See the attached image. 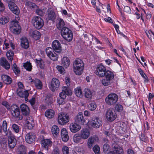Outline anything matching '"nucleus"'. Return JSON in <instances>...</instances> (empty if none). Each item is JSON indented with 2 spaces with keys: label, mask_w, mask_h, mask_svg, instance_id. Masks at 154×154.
Returning a JSON list of instances; mask_svg holds the SVG:
<instances>
[{
  "label": "nucleus",
  "mask_w": 154,
  "mask_h": 154,
  "mask_svg": "<svg viewBox=\"0 0 154 154\" xmlns=\"http://www.w3.org/2000/svg\"><path fill=\"white\" fill-rule=\"evenodd\" d=\"M9 20V18L8 17H1L0 18V23L4 25L7 23Z\"/></svg>",
  "instance_id": "51"
},
{
  "label": "nucleus",
  "mask_w": 154,
  "mask_h": 154,
  "mask_svg": "<svg viewBox=\"0 0 154 154\" xmlns=\"http://www.w3.org/2000/svg\"><path fill=\"white\" fill-rule=\"evenodd\" d=\"M23 67L27 70L30 71L32 69V66L30 63L27 62L24 63Z\"/></svg>",
  "instance_id": "50"
},
{
  "label": "nucleus",
  "mask_w": 154,
  "mask_h": 154,
  "mask_svg": "<svg viewBox=\"0 0 154 154\" xmlns=\"http://www.w3.org/2000/svg\"><path fill=\"white\" fill-rule=\"evenodd\" d=\"M126 125L124 122H119L118 124L117 129H119L120 133H122L125 132Z\"/></svg>",
  "instance_id": "36"
},
{
  "label": "nucleus",
  "mask_w": 154,
  "mask_h": 154,
  "mask_svg": "<svg viewBox=\"0 0 154 154\" xmlns=\"http://www.w3.org/2000/svg\"><path fill=\"white\" fill-rule=\"evenodd\" d=\"M118 96L115 93L109 94L105 98V100L106 103L109 105H114L117 101Z\"/></svg>",
  "instance_id": "4"
},
{
  "label": "nucleus",
  "mask_w": 154,
  "mask_h": 154,
  "mask_svg": "<svg viewBox=\"0 0 154 154\" xmlns=\"http://www.w3.org/2000/svg\"><path fill=\"white\" fill-rule=\"evenodd\" d=\"M18 88L17 90H17H19V91L22 90L24 88V86L23 84L21 82H19L18 83Z\"/></svg>",
  "instance_id": "64"
},
{
  "label": "nucleus",
  "mask_w": 154,
  "mask_h": 154,
  "mask_svg": "<svg viewBox=\"0 0 154 154\" xmlns=\"http://www.w3.org/2000/svg\"><path fill=\"white\" fill-rule=\"evenodd\" d=\"M101 120L97 117L92 118L91 121V125L94 128H99L102 125Z\"/></svg>",
  "instance_id": "14"
},
{
  "label": "nucleus",
  "mask_w": 154,
  "mask_h": 154,
  "mask_svg": "<svg viewBox=\"0 0 154 154\" xmlns=\"http://www.w3.org/2000/svg\"><path fill=\"white\" fill-rule=\"evenodd\" d=\"M8 6L11 11L14 14L17 15L19 14L20 10L14 3L12 2H9Z\"/></svg>",
  "instance_id": "11"
},
{
  "label": "nucleus",
  "mask_w": 154,
  "mask_h": 154,
  "mask_svg": "<svg viewBox=\"0 0 154 154\" xmlns=\"http://www.w3.org/2000/svg\"><path fill=\"white\" fill-rule=\"evenodd\" d=\"M71 90L66 87H63L62 88V92L59 94V96L61 98L65 99L66 95H71Z\"/></svg>",
  "instance_id": "13"
},
{
  "label": "nucleus",
  "mask_w": 154,
  "mask_h": 154,
  "mask_svg": "<svg viewBox=\"0 0 154 154\" xmlns=\"http://www.w3.org/2000/svg\"><path fill=\"white\" fill-rule=\"evenodd\" d=\"M106 116L108 121L112 122L116 119V115L113 109H109L106 112Z\"/></svg>",
  "instance_id": "9"
},
{
  "label": "nucleus",
  "mask_w": 154,
  "mask_h": 154,
  "mask_svg": "<svg viewBox=\"0 0 154 154\" xmlns=\"http://www.w3.org/2000/svg\"><path fill=\"white\" fill-rule=\"evenodd\" d=\"M12 127L13 130L16 133L19 132L20 129L19 126L17 125L14 124L12 125Z\"/></svg>",
  "instance_id": "58"
},
{
  "label": "nucleus",
  "mask_w": 154,
  "mask_h": 154,
  "mask_svg": "<svg viewBox=\"0 0 154 154\" xmlns=\"http://www.w3.org/2000/svg\"><path fill=\"white\" fill-rule=\"evenodd\" d=\"M138 71L141 76L144 79V82H147L149 81L148 78L142 70L140 68L138 69Z\"/></svg>",
  "instance_id": "47"
},
{
  "label": "nucleus",
  "mask_w": 154,
  "mask_h": 154,
  "mask_svg": "<svg viewBox=\"0 0 154 154\" xmlns=\"http://www.w3.org/2000/svg\"><path fill=\"white\" fill-rule=\"evenodd\" d=\"M1 66L4 67L6 69H8L10 68V65L5 58L2 57L0 61Z\"/></svg>",
  "instance_id": "30"
},
{
  "label": "nucleus",
  "mask_w": 154,
  "mask_h": 154,
  "mask_svg": "<svg viewBox=\"0 0 154 154\" xmlns=\"http://www.w3.org/2000/svg\"><path fill=\"white\" fill-rule=\"evenodd\" d=\"M26 125L28 129H33V128L34 127L35 124L34 122H32V123L29 122L28 123H26Z\"/></svg>",
  "instance_id": "55"
},
{
  "label": "nucleus",
  "mask_w": 154,
  "mask_h": 154,
  "mask_svg": "<svg viewBox=\"0 0 154 154\" xmlns=\"http://www.w3.org/2000/svg\"><path fill=\"white\" fill-rule=\"evenodd\" d=\"M61 135L62 140L64 142H67L69 139L68 132L66 129L63 128L62 129L61 132Z\"/></svg>",
  "instance_id": "21"
},
{
  "label": "nucleus",
  "mask_w": 154,
  "mask_h": 154,
  "mask_svg": "<svg viewBox=\"0 0 154 154\" xmlns=\"http://www.w3.org/2000/svg\"><path fill=\"white\" fill-rule=\"evenodd\" d=\"M46 52L47 56L53 60H57L58 59L57 54L53 52L52 49L51 48H48L46 49Z\"/></svg>",
  "instance_id": "10"
},
{
  "label": "nucleus",
  "mask_w": 154,
  "mask_h": 154,
  "mask_svg": "<svg viewBox=\"0 0 154 154\" xmlns=\"http://www.w3.org/2000/svg\"><path fill=\"white\" fill-rule=\"evenodd\" d=\"M8 142L9 146L11 148H14L16 144V139L11 135L8 136Z\"/></svg>",
  "instance_id": "16"
},
{
  "label": "nucleus",
  "mask_w": 154,
  "mask_h": 154,
  "mask_svg": "<svg viewBox=\"0 0 154 154\" xmlns=\"http://www.w3.org/2000/svg\"><path fill=\"white\" fill-rule=\"evenodd\" d=\"M35 137L32 133H29L26 134L25 137V140L26 142L29 143H32L34 140Z\"/></svg>",
  "instance_id": "29"
},
{
  "label": "nucleus",
  "mask_w": 154,
  "mask_h": 154,
  "mask_svg": "<svg viewBox=\"0 0 154 154\" xmlns=\"http://www.w3.org/2000/svg\"><path fill=\"white\" fill-rule=\"evenodd\" d=\"M12 116L18 120L22 119L23 117L20 115V112L18 106L15 104H13L9 109Z\"/></svg>",
  "instance_id": "3"
},
{
  "label": "nucleus",
  "mask_w": 154,
  "mask_h": 154,
  "mask_svg": "<svg viewBox=\"0 0 154 154\" xmlns=\"http://www.w3.org/2000/svg\"><path fill=\"white\" fill-rule=\"evenodd\" d=\"M93 150L96 154H99L100 149L99 147L97 145H95L93 148Z\"/></svg>",
  "instance_id": "59"
},
{
  "label": "nucleus",
  "mask_w": 154,
  "mask_h": 154,
  "mask_svg": "<svg viewBox=\"0 0 154 154\" xmlns=\"http://www.w3.org/2000/svg\"><path fill=\"white\" fill-rule=\"evenodd\" d=\"M48 18V20H53L56 18V14L54 10L49 8L47 10Z\"/></svg>",
  "instance_id": "19"
},
{
  "label": "nucleus",
  "mask_w": 154,
  "mask_h": 154,
  "mask_svg": "<svg viewBox=\"0 0 154 154\" xmlns=\"http://www.w3.org/2000/svg\"><path fill=\"white\" fill-rule=\"evenodd\" d=\"M14 53L11 50L8 51L6 54V56L8 59L12 62L13 59Z\"/></svg>",
  "instance_id": "45"
},
{
  "label": "nucleus",
  "mask_w": 154,
  "mask_h": 154,
  "mask_svg": "<svg viewBox=\"0 0 154 154\" xmlns=\"http://www.w3.org/2000/svg\"><path fill=\"white\" fill-rule=\"evenodd\" d=\"M85 96L86 98L91 99L92 97V93L90 90L88 89L85 90Z\"/></svg>",
  "instance_id": "46"
},
{
  "label": "nucleus",
  "mask_w": 154,
  "mask_h": 154,
  "mask_svg": "<svg viewBox=\"0 0 154 154\" xmlns=\"http://www.w3.org/2000/svg\"><path fill=\"white\" fill-rule=\"evenodd\" d=\"M17 92L18 95L21 97H24L26 101H27L28 100V97L29 96V94L27 91H25L23 92L22 90H17Z\"/></svg>",
  "instance_id": "28"
},
{
  "label": "nucleus",
  "mask_w": 154,
  "mask_h": 154,
  "mask_svg": "<svg viewBox=\"0 0 154 154\" xmlns=\"http://www.w3.org/2000/svg\"><path fill=\"white\" fill-rule=\"evenodd\" d=\"M75 122L79 124H84L85 120L82 112H79L76 116L75 119Z\"/></svg>",
  "instance_id": "17"
},
{
  "label": "nucleus",
  "mask_w": 154,
  "mask_h": 154,
  "mask_svg": "<svg viewBox=\"0 0 154 154\" xmlns=\"http://www.w3.org/2000/svg\"><path fill=\"white\" fill-rule=\"evenodd\" d=\"M21 40L22 47L25 49L28 48L29 47V44L27 38L26 37H23Z\"/></svg>",
  "instance_id": "31"
},
{
  "label": "nucleus",
  "mask_w": 154,
  "mask_h": 154,
  "mask_svg": "<svg viewBox=\"0 0 154 154\" xmlns=\"http://www.w3.org/2000/svg\"><path fill=\"white\" fill-rule=\"evenodd\" d=\"M36 60L38 67H40L41 69H44L45 67L44 61L42 60H38L37 59H36Z\"/></svg>",
  "instance_id": "48"
},
{
  "label": "nucleus",
  "mask_w": 154,
  "mask_h": 154,
  "mask_svg": "<svg viewBox=\"0 0 154 154\" xmlns=\"http://www.w3.org/2000/svg\"><path fill=\"white\" fill-rule=\"evenodd\" d=\"M69 128L72 132L75 133L81 129V127L79 125L75 123H72L70 124Z\"/></svg>",
  "instance_id": "18"
},
{
  "label": "nucleus",
  "mask_w": 154,
  "mask_h": 154,
  "mask_svg": "<svg viewBox=\"0 0 154 154\" xmlns=\"http://www.w3.org/2000/svg\"><path fill=\"white\" fill-rule=\"evenodd\" d=\"M110 146L107 143H105L103 147V150L104 152L106 154H109V152H112L110 150Z\"/></svg>",
  "instance_id": "43"
},
{
  "label": "nucleus",
  "mask_w": 154,
  "mask_h": 154,
  "mask_svg": "<svg viewBox=\"0 0 154 154\" xmlns=\"http://www.w3.org/2000/svg\"><path fill=\"white\" fill-rule=\"evenodd\" d=\"M74 71L76 74L80 75L82 72L84 68V64L80 59L75 60L73 63Z\"/></svg>",
  "instance_id": "1"
},
{
  "label": "nucleus",
  "mask_w": 154,
  "mask_h": 154,
  "mask_svg": "<svg viewBox=\"0 0 154 154\" xmlns=\"http://www.w3.org/2000/svg\"><path fill=\"white\" fill-rule=\"evenodd\" d=\"M70 60L67 57H64L62 60V65L66 68L68 67L70 65Z\"/></svg>",
  "instance_id": "33"
},
{
  "label": "nucleus",
  "mask_w": 154,
  "mask_h": 154,
  "mask_svg": "<svg viewBox=\"0 0 154 154\" xmlns=\"http://www.w3.org/2000/svg\"><path fill=\"white\" fill-rule=\"evenodd\" d=\"M112 147L114 149V151L112 152L113 154H123V152L122 149L117 145L116 144L112 145Z\"/></svg>",
  "instance_id": "27"
},
{
  "label": "nucleus",
  "mask_w": 154,
  "mask_h": 154,
  "mask_svg": "<svg viewBox=\"0 0 154 154\" xmlns=\"http://www.w3.org/2000/svg\"><path fill=\"white\" fill-rule=\"evenodd\" d=\"M80 135L83 139H86L90 136V131L87 128L83 129L81 131Z\"/></svg>",
  "instance_id": "22"
},
{
  "label": "nucleus",
  "mask_w": 154,
  "mask_h": 154,
  "mask_svg": "<svg viewBox=\"0 0 154 154\" xmlns=\"http://www.w3.org/2000/svg\"><path fill=\"white\" fill-rule=\"evenodd\" d=\"M115 109L119 112L122 111L123 109L122 106L120 104H116L115 106Z\"/></svg>",
  "instance_id": "61"
},
{
  "label": "nucleus",
  "mask_w": 154,
  "mask_h": 154,
  "mask_svg": "<svg viewBox=\"0 0 154 154\" xmlns=\"http://www.w3.org/2000/svg\"><path fill=\"white\" fill-rule=\"evenodd\" d=\"M69 121V116L66 113L61 112L58 115V122L60 125H64Z\"/></svg>",
  "instance_id": "7"
},
{
  "label": "nucleus",
  "mask_w": 154,
  "mask_h": 154,
  "mask_svg": "<svg viewBox=\"0 0 154 154\" xmlns=\"http://www.w3.org/2000/svg\"><path fill=\"white\" fill-rule=\"evenodd\" d=\"M84 151L83 149L81 147H76L75 148V151L73 153L74 154H83Z\"/></svg>",
  "instance_id": "49"
},
{
  "label": "nucleus",
  "mask_w": 154,
  "mask_h": 154,
  "mask_svg": "<svg viewBox=\"0 0 154 154\" xmlns=\"http://www.w3.org/2000/svg\"><path fill=\"white\" fill-rule=\"evenodd\" d=\"M98 138L96 137H91L89 138L88 140V146L89 148L92 147L96 141L98 140Z\"/></svg>",
  "instance_id": "20"
},
{
  "label": "nucleus",
  "mask_w": 154,
  "mask_h": 154,
  "mask_svg": "<svg viewBox=\"0 0 154 154\" xmlns=\"http://www.w3.org/2000/svg\"><path fill=\"white\" fill-rule=\"evenodd\" d=\"M25 5L30 8L34 9L38 7V6L35 3L28 1L26 2Z\"/></svg>",
  "instance_id": "44"
},
{
  "label": "nucleus",
  "mask_w": 154,
  "mask_h": 154,
  "mask_svg": "<svg viewBox=\"0 0 154 154\" xmlns=\"http://www.w3.org/2000/svg\"><path fill=\"white\" fill-rule=\"evenodd\" d=\"M13 70L16 74H18L20 72V69L15 63H14L13 65Z\"/></svg>",
  "instance_id": "52"
},
{
  "label": "nucleus",
  "mask_w": 154,
  "mask_h": 154,
  "mask_svg": "<svg viewBox=\"0 0 154 154\" xmlns=\"http://www.w3.org/2000/svg\"><path fill=\"white\" fill-rule=\"evenodd\" d=\"M57 68L60 73L64 74L65 73V70L64 68L62 66H57Z\"/></svg>",
  "instance_id": "63"
},
{
  "label": "nucleus",
  "mask_w": 154,
  "mask_h": 154,
  "mask_svg": "<svg viewBox=\"0 0 154 154\" xmlns=\"http://www.w3.org/2000/svg\"><path fill=\"white\" fill-rule=\"evenodd\" d=\"M61 34L63 37L68 42L72 40L73 34L72 31L66 27H64L61 30Z\"/></svg>",
  "instance_id": "2"
},
{
  "label": "nucleus",
  "mask_w": 154,
  "mask_h": 154,
  "mask_svg": "<svg viewBox=\"0 0 154 154\" xmlns=\"http://www.w3.org/2000/svg\"><path fill=\"white\" fill-rule=\"evenodd\" d=\"M110 80H108L106 79L102 80V83L104 86H107L110 84Z\"/></svg>",
  "instance_id": "56"
},
{
  "label": "nucleus",
  "mask_w": 154,
  "mask_h": 154,
  "mask_svg": "<svg viewBox=\"0 0 154 154\" xmlns=\"http://www.w3.org/2000/svg\"><path fill=\"white\" fill-rule=\"evenodd\" d=\"M45 116L49 119L52 118L54 115V111L50 109H48L45 112Z\"/></svg>",
  "instance_id": "37"
},
{
  "label": "nucleus",
  "mask_w": 154,
  "mask_h": 154,
  "mask_svg": "<svg viewBox=\"0 0 154 154\" xmlns=\"http://www.w3.org/2000/svg\"><path fill=\"white\" fill-rule=\"evenodd\" d=\"M34 122L33 118L31 116H28L26 117V123H28L29 122Z\"/></svg>",
  "instance_id": "62"
},
{
  "label": "nucleus",
  "mask_w": 154,
  "mask_h": 154,
  "mask_svg": "<svg viewBox=\"0 0 154 154\" xmlns=\"http://www.w3.org/2000/svg\"><path fill=\"white\" fill-rule=\"evenodd\" d=\"M73 141L76 143H80L81 144L84 142L83 139L80 135L79 134L77 133L75 134L73 137Z\"/></svg>",
  "instance_id": "26"
},
{
  "label": "nucleus",
  "mask_w": 154,
  "mask_h": 154,
  "mask_svg": "<svg viewBox=\"0 0 154 154\" xmlns=\"http://www.w3.org/2000/svg\"><path fill=\"white\" fill-rule=\"evenodd\" d=\"M2 79L6 84H10L12 82V80L9 76L5 75L2 76Z\"/></svg>",
  "instance_id": "32"
},
{
  "label": "nucleus",
  "mask_w": 154,
  "mask_h": 154,
  "mask_svg": "<svg viewBox=\"0 0 154 154\" xmlns=\"http://www.w3.org/2000/svg\"><path fill=\"white\" fill-rule=\"evenodd\" d=\"M62 150L63 154H69V148L67 146H63L62 147Z\"/></svg>",
  "instance_id": "54"
},
{
  "label": "nucleus",
  "mask_w": 154,
  "mask_h": 154,
  "mask_svg": "<svg viewBox=\"0 0 154 154\" xmlns=\"http://www.w3.org/2000/svg\"><path fill=\"white\" fill-rule=\"evenodd\" d=\"M75 94L78 97L82 98L83 96L81 88L79 87H77L74 89Z\"/></svg>",
  "instance_id": "40"
},
{
  "label": "nucleus",
  "mask_w": 154,
  "mask_h": 154,
  "mask_svg": "<svg viewBox=\"0 0 154 154\" xmlns=\"http://www.w3.org/2000/svg\"><path fill=\"white\" fill-rule=\"evenodd\" d=\"M35 13L41 16H43L45 14V13L43 10L39 8L37 9L36 10Z\"/></svg>",
  "instance_id": "53"
},
{
  "label": "nucleus",
  "mask_w": 154,
  "mask_h": 154,
  "mask_svg": "<svg viewBox=\"0 0 154 154\" xmlns=\"http://www.w3.org/2000/svg\"><path fill=\"white\" fill-rule=\"evenodd\" d=\"M60 85L59 80L56 78H54L52 79L49 88L52 91H54L59 87Z\"/></svg>",
  "instance_id": "12"
},
{
  "label": "nucleus",
  "mask_w": 154,
  "mask_h": 154,
  "mask_svg": "<svg viewBox=\"0 0 154 154\" xmlns=\"http://www.w3.org/2000/svg\"><path fill=\"white\" fill-rule=\"evenodd\" d=\"M51 132L54 135H58L60 132L58 127L56 125H53L51 128Z\"/></svg>",
  "instance_id": "39"
},
{
  "label": "nucleus",
  "mask_w": 154,
  "mask_h": 154,
  "mask_svg": "<svg viewBox=\"0 0 154 154\" xmlns=\"http://www.w3.org/2000/svg\"><path fill=\"white\" fill-rule=\"evenodd\" d=\"M106 79L108 80H111L114 78V75L113 72L108 70L105 72V76Z\"/></svg>",
  "instance_id": "35"
},
{
  "label": "nucleus",
  "mask_w": 154,
  "mask_h": 154,
  "mask_svg": "<svg viewBox=\"0 0 154 154\" xmlns=\"http://www.w3.org/2000/svg\"><path fill=\"white\" fill-rule=\"evenodd\" d=\"M42 146L46 149L51 146L52 142L49 139H44L41 141Z\"/></svg>",
  "instance_id": "24"
},
{
  "label": "nucleus",
  "mask_w": 154,
  "mask_h": 154,
  "mask_svg": "<svg viewBox=\"0 0 154 154\" xmlns=\"http://www.w3.org/2000/svg\"><path fill=\"white\" fill-rule=\"evenodd\" d=\"M106 71V68L102 64H100L97 66L94 73L98 76L103 77L105 75Z\"/></svg>",
  "instance_id": "8"
},
{
  "label": "nucleus",
  "mask_w": 154,
  "mask_h": 154,
  "mask_svg": "<svg viewBox=\"0 0 154 154\" xmlns=\"http://www.w3.org/2000/svg\"><path fill=\"white\" fill-rule=\"evenodd\" d=\"M32 23L34 26L37 29H40L43 26L44 21L39 17L34 16L32 19Z\"/></svg>",
  "instance_id": "5"
},
{
  "label": "nucleus",
  "mask_w": 154,
  "mask_h": 154,
  "mask_svg": "<svg viewBox=\"0 0 154 154\" xmlns=\"http://www.w3.org/2000/svg\"><path fill=\"white\" fill-rule=\"evenodd\" d=\"M52 47L56 52L60 53L61 51V46L60 43L57 40H55L52 43Z\"/></svg>",
  "instance_id": "15"
},
{
  "label": "nucleus",
  "mask_w": 154,
  "mask_h": 154,
  "mask_svg": "<svg viewBox=\"0 0 154 154\" xmlns=\"http://www.w3.org/2000/svg\"><path fill=\"white\" fill-rule=\"evenodd\" d=\"M97 106L94 102H92L88 106L90 110H94L96 108Z\"/></svg>",
  "instance_id": "57"
},
{
  "label": "nucleus",
  "mask_w": 154,
  "mask_h": 154,
  "mask_svg": "<svg viewBox=\"0 0 154 154\" xmlns=\"http://www.w3.org/2000/svg\"><path fill=\"white\" fill-rule=\"evenodd\" d=\"M20 108L22 114L23 115L27 116L29 113V107L25 104H22L20 105Z\"/></svg>",
  "instance_id": "23"
},
{
  "label": "nucleus",
  "mask_w": 154,
  "mask_h": 154,
  "mask_svg": "<svg viewBox=\"0 0 154 154\" xmlns=\"http://www.w3.org/2000/svg\"><path fill=\"white\" fill-rule=\"evenodd\" d=\"M65 25V23L63 19H60L58 20L57 27L58 29L61 30L62 28L65 27L64 26Z\"/></svg>",
  "instance_id": "38"
},
{
  "label": "nucleus",
  "mask_w": 154,
  "mask_h": 154,
  "mask_svg": "<svg viewBox=\"0 0 154 154\" xmlns=\"http://www.w3.org/2000/svg\"><path fill=\"white\" fill-rule=\"evenodd\" d=\"M18 154H26V149L23 145L20 146L18 149Z\"/></svg>",
  "instance_id": "42"
},
{
  "label": "nucleus",
  "mask_w": 154,
  "mask_h": 154,
  "mask_svg": "<svg viewBox=\"0 0 154 154\" xmlns=\"http://www.w3.org/2000/svg\"><path fill=\"white\" fill-rule=\"evenodd\" d=\"M45 101L48 105L51 104L53 103L52 95L50 94H47L46 97Z\"/></svg>",
  "instance_id": "41"
},
{
  "label": "nucleus",
  "mask_w": 154,
  "mask_h": 154,
  "mask_svg": "<svg viewBox=\"0 0 154 154\" xmlns=\"http://www.w3.org/2000/svg\"><path fill=\"white\" fill-rule=\"evenodd\" d=\"M29 35L36 40L38 39L41 36L40 32L36 30H31L29 32Z\"/></svg>",
  "instance_id": "25"
},
{
  "label": "nucleus",
  "mask_w": 154,
  "mask_h": 154,
  "mask_svg": "<svg viewBox=\"0 0 154 154\" xmlns=\"http://www.w3.org/2000/svg\"><path fill=\"white\" fill-rule=\"evenodd\" d=\"M11 31L15 34H18L20 32L21 27L16 20L12 21L10 24Z\"/></svg>",
  "instance_id": "6"
},
{
  "label": "nucleus",
  "mask_w": 154,
  "mask_h": 154,
  "mask_svg": "<svg viewBox=\"0 0 154 154\" xmlns=\"http://www.w3.org/2000/svg\"><path fill=\"white\" fill-rule=\"evenodd\" d=\"M31 82H33L36 88L38 89H41L42 87V82L38 79H36L32 80Z\"/></svg>",
  "instance_id": "34"
},
{
  "label": "nucleus",
  "mask_w": 154,
  "mask_h": 154,
  "mask_svg": "<svg viewBox=\"0 0 154 154\" xmlns=\"http://www.w3.org/2000/svg\"><path fill=\"white\" fill-rule=\"evenodd\" d=\"M3 130L4 132L6 133L7 131V123L6 121H4L2 124Z\"/></svg>",
  "instance_id": "60"
}]
</instances>
